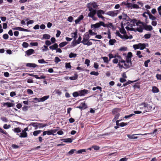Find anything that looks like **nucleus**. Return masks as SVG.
<instances>
[{"label": "nucleus", "instance_id": "nucleus-19", "mask_svg": "<svg viewBox=\"0 0 161 161\" xmlns=\"http://www.w3.org/2000/svg\"><path fill=\"white\" fill-rule=\"evenodd\" d=\"M144 29L148 31H151L153 29V27L151 25H146L144 26Z\"/></svg>", "mask_w": 161, "mask_h": 161}, {"label": "nucleus", "instance_id": "nucleus-29", "mask_svg": "<svg viewBox=\"0 0 161 161\" xmlns=\"http://www.w3.org/2000/svg\"><path fill=\"white\" fill-rule=\"evenodd\" d=\"M68 44V42H62L60 43L59 44V47H64V46Z\"/></svg>", "mask_w": 161, "mask_h": 161}, {"label": "nucleus", "instance_id": "nucleus-3", "mask_svg": "<svg viewBox=\"0 0 161 161\" xmlns=\"http://www.w3.org/2000/svg\"><path fill=\"white\" fill-rule=\"evenodd\" d=\"M97 14L99 18H101L103 20H105V17L102 15L104 14V11L102 10H99L97 11Z\"/></svg>", "mask_w": 161, "mask_h": 161}, {"label": "nucleus", "instance_id": "nucleus-63", "mask_svg": "<svg viewBox=\"0 0 161 161\" xmlns=\"http://www.w3.org/2000/svg\"><path fill=\"white\" fill-rule=\"evenodd\" d=\"M157 79L158 80H161V75L158 74H157L156 76Z\"/></svg>", "mask_w": 161, "mask_h": 161}, {"label": "nucleus", "instance_id": "nucleus-39", "mask_svg": "<svg viewBox=\"0 0 161 161\" xmlns=\"http://www.w3.org/2000/svg\"><path fill=\"white\" fill-rule=\"evenodd\" d=\"M119 115L120 114H119L118 113L117 114H116V115L115 116L114 118L112 120L113 122H114L116 120L118 119L119 118Z\"/></svg>", "mask_w": 161, "mask_h": 161}, {"label": "nucleus", "instance_id": "nucleus-28", "mask_svg": "<svg viewBox=\"0 0 161 161\" xmlns=\"http://www.w3.org/2000/svg\"><path fill=\"white\" fill-rule=\"evenodd\" d=\"M152 91L153 93H158L159 92V89L156 86H154L153 87Z\"/></svg>", "mask_w": 161, "mask_h": 161}, {"label": "nucleus", "instance_id": "nucleus-12", "mask_svg": "<svg viewBox=\"0 0 161 161\" xmlns=\"http://www.w3.org/2000/svg\"><path fill=\"white\" fill-rule=\"evenodd\" d=\"M25 56H29L34 53V50L32 49H29L25 52Z\"/></svg>", "mask_w": 161, "mask_h": 161}, {"label": "nucleus", "instance_id": "nucleus-8", "mask_svg": "<svg viewBox=\"0 0 161 161\" xmlns=\"http://www.w3.org/2000/svg\"><path fill=\"white\" fill-rule=\"evenodd\" d=\"M87 7L88 9L90 8V7H91L92 9L96 8L98 7V5L97 3H88L87 5Z\"/></svg>", "mask_w": 161, "mask_h": 161}, {"label": "nucleus", "instance_id": "nucleus-43", "mask_svg": "<svg viewBox=\"0 0 161 161\" xmlns=\"http://www.w3.org/2000/svg\"><path fill=\"white\" fill-rule=\"evenodd\" d=\"M90 74L91 75H93L96 76L98 75L99 73L98 72H95L94 71H92L90 72Z\"/></svg>", "mask_w": 161, "mask_h": 161}, {"label": "nucleus", "instance_id": "nucleus-1", "mask_svg": "<svg viewBox=\"0 0 161 161\" xmlns=\"http://www.w3.org/2000/svg\"><path fill=\"white\" fill-rule=\"evenodd\" d=\"M88 10L90 12L88 14V16L91 18L93 20H96L97 18L95 15L96 14L97 11L95 9H92L90 7Z\"/></svg>", "mask_w": 161, "mask_h": 161}, {"label": "nucleus", "instance_id": "nucleus-34", "mask_svg": "<svg viewBox=\"0 0 161 161\" xmlns=\"http://www.w3.org/2000/svg\"><path fill=\"white\" fill-rule=\"evenodd\" d=\"M49 95L44 96L43 97L41 98V102H43L45 101L49 98Z\"/></svg>", "mask_w": 161, "mask_h": 161}, {"label": "nucleus", "instance_id": "nucleus-10", "mask_svg": "<svg viewBox=\"0 0 161 161\" xmlns=\"http://www.w3.org/2000/svg\"><path fill=\"white\" fill-rule=\"evenodd\" d=\"M136 21V20L135 19L130 20V22L131 23H129L128 22L127 24L128 25V26H129L130 27H132L133 25L135 26V24L137 25Z\"/></svg>", "mask_w": 161, "mask_h": 161}, {"label": "nucleus", "instance_id": "nucleus-45", "mask_svg": "<svg viewBox=\"0 0 161 161\" xmlns=\"http://www.w3.org/2000/svg\"><path fill=\"white\" fill-rule=\"evenodd\" d=\"M0 132L1 133H2L5 134V135H7L8 134L6 131L3 130V129H2L0 127Z\"/></svg>", "mask_w": 161, "mask_h": 161}, {"label": "nucleus", "instance_id": "nucleus-15", "mask_svg": "<svg viewBox=\"0 0 161 161\" xmlns=\"http://www.w3.org/2000/svg\"><path fill=\"white\" fill-rule=\"evenodd\" d=\"M121 5H125L127 8H130L131 9L132 8V4L131 3L122 2L121 3Z\"/></svg>", "mask_w": 161, "mask_h": 161}, {"label": "nucleus", "instance_id": "nucleus-23", "mask_svg": "<svg viewBox=\"0 0 161 161\" xmlns=\"http://www.w3.org/2000/svg\"><path fill=\"white\" fill-rule=\"evenodd\" d=\"M51 37V36L49 35L48 34H44L43 35V37L42 38V39H49Z\"/></svg>", "mask_w": 161, "mask_h": 161}, {"label": "nucleus", "instance_id": "nucleus-33", "mask_svg": "<svg viewBox=\"0 0 161 161\" xmlns=\"http://www.w3.org/2000/svg\"><path fill=\"white\" fill-rule=\"evenodd\" d=\"M78 75L77 74H75L73 76L70 77L69 79L71 80H74L77 79L78 78Z\"/></svg>", "mask_w": 161, "mask_h": 161}, {"label": "nucleus", "instance_id": "nucleus-22", "mask_svg": "<svg viewBox=\"0 0 161 161\" xmlns=\"http://www.w3.org/2000/svg\"><path fill=\"white\" fill-rule=\"evenodd\" d=\"M132 56V54L131 52H129L127 56L126 57L125 59L130 60V61L131 60V58Z\"/></svg>", "mask_w": 161, "mask_h": 161}, {"label": "nucleus", "instance_id": "nucleus-54", "mask_svg": "<svg viewBox=\"0 0 161 161\" xmlns=\"http://www.w3.org/2000/svg\"><path fill=\"white\" fill-rule=\"evenodd\" d=\"M116 56V55H114L112 53H109V54H108V56L109 58V60H110L111 59L113 58H114L115 57V56Z\"/></svg>", "mask_w": 161, "mask_h": 161}, {"label": "nucleus", "instance_id": "nucleus-53", "mask_svg": "<svg viewBox=\"0 0 161 161\" xmlns=\"http://www.w3.org/2000/svg\"><path fill=\"white\" fill-rule=\"evenodd\" d=\"M128 124L127 123L121 122L119 124V126L121 127H123L127 125Z\"/></svg>", "mask_w": 161, "mask_h": 161}, {"label": "nucleus", "instance_id": "nucleus-32", "mask_svg": "<svg viewBox=\"0 0 161 161\" xmlns=\"http://www.w3.org/2000/svg\"><path fill=\"white\" fill-rule=\"evenodd\" d=\"M116 41L114 39H110L109 41V44L110 45H113L114 43L116 42Z\"/></svg>", "mask_w": 161, "mask_h": 161}, {"label": "nucleus", "instance_id": "nucleus-31", "mask_svg": "<svg viewBox=\"0 0 161 161\" xmlns=\"http://www.w3.org/2000/svg\"><path fill=\"white\" fill-rule=\"evenodd\" d=\"M136 55L139 58H141L143 56L141 54V52L140 51H136Z\"/></svg>", "mask_w": 161, "mask_h": 161}, {"label": "nucleus", "instance_id": "nucleus-64", "mask_svg": "<svg viewBox=\"0 0 161 161\" xmlns=\"http://www.w3.org/2000/svg\"><path fill=\"white\" fill-rule=\"evenodd\" d=\"M157 10L159 14L161 16V6L158 8Z\"/></svg>", "mask_w": 161, "mask_h": 161}, {"label": "nucleus", "instance_id": "nucleus-60", "mask_svg": "<svg viewBox=\"0 0 161 161\" xmlns=\"http://www.w3.org/2000/svg\"><path fill=\"white\" fill-rule=\"evenodd\" d=\"M38 62L40 64L47 63L44 59H39L38 60Z\"/></svg>", "mask_w": 161, "mask_h": 161}, {"label": "nucleus", "instance_id": "nucleus-6", "mask_svg": "<svg viewBox=\"0 0 161 161\" xmlns=\"http://www.w3.org/2000/svg\"><path fill=\"white\" fill-rule=\"evenodd\" d=\"M114 58L112 62L113 63L115 64H117L119 62L121 63V61L122 59L121 57L119 55H116Z\"/></svg>", "mask_w": 161, "mask_h": 161}, {"label": "nucleus", "instance_id": "nucleus-56", "mask_svg": "<svg viewBox=\"0 0 161 161\" xmlns=\"http://www.w3.org/2000/svg\"><path fill=\"white\" fill-rule=\"evenodd\" d=\"M132 8L138 9L139 8V6L136 4H132Z\"/></svg>", "mask_w": 161, "mask_h": 161}, {"label": "nucleus", "instance_id": "nucleus-35", "mask_svg": "<svg viewBox=\"0 0 161 161\" xmlns=\"http://www.w3.org/2000/svg\"><path fill=\"white\" fill-rule=\"evenodd\" d=\"M149 18L153 21L157 19L152 14L149 16Z\"/></svg>", "mask_w": 161, "mask_h": 161}, {"label": "nucleus", "instance_id": "nucleus-14", "mask_svg": "<svg viewBox=\"0 0 161 161\" xmlns=\"http://www.w3.org/2000/svg\"><path fill=\"white\" fill-rule=\"evenodd\" d=\"M84 18V16L82 15H80L78 18L75 20L76 24L79 23Z\"/></svg>", "mask_w": 161, "mask_h": 161}, {"label": "nucleus", "instance_id": "nucleus-50", "mask_svg": "<svg viewBox=\"0 0 161 161\" xmlns=\"http://www.w3.org/2000/svg\"><path fill=\"white\" fill-rule=\"evenodd\" d=\"M86 152V150L85 149H80L76 153H78V154H80V153H82L83 152Z\"/></svg>", "mask_w": 161, "mask_h": 161}, {"label": "nucleus", "instance_id": "nucleus-49", "mask_svg": "<svg viewBox=\"0 0 161 161\" xmlns=\"http://www.w3.org/2000/svg\"><path fill=\"white\" fill-rule=\"evenodd\" d=\"M81 39H82V38H81V36H80L79 37L77 40L76 41V43L79 44L80 42H81Z\"/></svg>", "mask_w": 161, "mask_h": 161}, {"label": "nucleus", "instance_id": "nucleus-38", "mask_svg": "<svg viewBox=\"0 0 161 161\" xmlns=\"http://www.w3.org/2000/svg\"><path fill=\"white\" fill-rule=\"evenodd\" d=\"M65 67L66 69H71V66L70 65V63H66L65 64Z\"/></svg>", "mask_w": 161, "mask_h": 161}, {"label": "nucleus", "instance_id": "nucleus-47", "mask_svg": "<svg viewBox=\"0 0 161 161\" xmlns=\"http://www.w3.org/2000/svg\"><path fill=\"white\" fill-rule=\"evenodd\" d=\"M11 127V126L10 125H8L7 124H5L3 126V128L4 129H7Z\"/></svg>", "mask_w": 161, "mask_h": 161}, {"label": "nucleus", "instance_id": "nucleus-21", "mask_svg": "<svg viewBox=\"0 0 161 161\" xmlns=\"http://www.w3.org/2000/svg\"><path fill=\"white\" fill-rule=\"evenodd\" d=\"M100 27V24L99 23H97L95 24L92 25L91 27L92 28L95 29Z\"/></svg>", "mask_w": 161, "mask_h": 161}, {"label": "nucleus", "instance_id": "nucleus-61", "mask_svg": "<svg viewBox=\"0 0 161 161\" xmlns=\"http://www.w3.org/2000/svg\"><path fill=\"white\" fill-rule=\"evenodd\" d=\"M8 34H3V38L5 40L7 39L8 38Z\"/></svg>", "mask_w": 161, "mask_h": 161}, {"label": "nucleus", "instance_id": "nucleus-40", "mask_svg": "<svg viewBox=\"0 0 161 161\" xmlns=\"http://www.w3.org/2000/svg\"><path fill=\"white\" fill-rule=\"evenodd\" d=\"M125 29L128 31H135V29L132 27H130L129 26H127L125 27Z\"/></svg>", "mask_w": 161, "mask_h": 161}, {"label": "nucleus", "instance_id": "nucleus-2", "mask_svg": "<svg viewBox=\"0 0 161 161\" xmlns=\"http://www.w3.org/2000/svg\"><path fill=\"white\" fill-rule=\"evenodd\" d=\"M121 63H124V68L125 69H128L132 66V63L131 60L125 59V60L122 59L121 61Z\"/></svg>", "mask_w": 161, "mask_h": 161}, {"label": "nucleus", "instance_id": "nucleus-44", "mask_svg": "<svg viewBox=\"0 0 161 161\" xmlns=\"http://www.w3.org/2000/svg\"><path fill=\"white\" fill-rule=\"evenodd\" d=\"M89 33L90 35L91 36H94L95 35H96L97 33L93 32L92 30H89Z\"/></svg>", "mask_w": 161, "mask_h": 161}, {"label": "nucleus", "instance_id": "nucleus-42", "mask_svg": "<svg viewBox=\"0 0 161 161\" xmlns=\"http://www.w3.org/2000/svg\"><path fill=\"white\" fill-rule=\"evenodd\" d=\"M73 96L74 97H76L80 96L79 91L78 92H75L73 93Z\"/></svg>", "mask_w": 161, "mask_h": 161}, {"label": "nucleus", "instance_id": "nucleus-59", "mask_svg": "<svg viewBox=\"0 0 161 161\" xmlns=\"http://www.w3.org/2000/svg\"><path fill=\"white\" fill-rule=\"evenodd\" d=\"M90 63V61L89 59H86L85 61V64L87 65V66H89V64Z\"/></svg>", "mask_w": 161, "mask_h": 161}, {"label": "nucleus", "instance_id": "nucleus-24", "mask_svg": "<svg viewBox=\"0 0 161 161\" xmlns=\"http://www.w3.org/2000/svg\"><path fill=\"white\" fill-rule=\"evenodd\" d=\"M139 45L140 50H143L146 47L145 44L144 43H139Z\"/></svg>", "mask_w": 161, "mask_h": 161}, {"label": "nucleus", "instance_id": "nucleus-52", "mask_svg": "<svg viewBox=\"0 0 161 161\" xmlns=\"http://www.w3.org/2000/svg\"><path fill=\"white\" fill-rule=\"evenodd\" d=\"M151 36V34H147L144 35V37L145 39H149Z\"/></svg>", "mask_w": 161, "mask_h": 161}, {"label": "nucleus", "instance_id": "nucleus-5", "mask_svg": "<svg viewBox=\"0 0 161 161\" xmlns=\"http://www.w3.org/2000/svg\"><path fill=\"white\" fill-rule=\"evenodd\" d=\"M119 12V10L110 11L107 12L106 14L111 16L114 17L117 15Z\"/></svg>", "mask_w": 161, "mask_h": 161}, {"label": "nucleus", "instance_id": "nucleus-51", "mask_svg": "<svg viewBox=\"0 0 161 161\" xmlns=\"http://www.w3.org/2000/svg\"><path fill=\"white\" fill-rule=\"evenodd\" d=\"M150 61V59H148L147 61H145L144 62V66L146 67H148V63H149Z\"/></svg>", "mask_w": 161, "mask_h": 161}, {"label": "nucleus", "instance_id": "nucleus-11", "mask_svg": "<svg viewBox=\"0 0 161 161\" xmlns=\"http://www.w3.org/2000/svg\"><path fill=\"white\" fill-rule=\"evenodd\" d=\"M79 95L80 96H84L85 94H88V91L86 89L80 90L79 91Z\"/></svg>", "mask_w": 161, "mask_h": 161}, {"label": "nucleus", "instance_id": "nucleus-27", "mask_svg": "<svg viewBox=\"0 0 161 161\" xmlns=\"http://www.w3.org/2000/svg\"><path fill=\"white\" fill-rule=\"evenodd\" d=\"M64 142H70L71 143L73 141V140L71 138H65L63 139L62 140Z\"/></svg>", "mask_w": 161, "mask_h": 161}, {"label": "nucleus", "instance_id": "nucleus-37", "mask_svg": "<svg viewBox=\"0 0 161 161\" xmlns=\"http://www.w3.org/2000/svg\"><path fill=\"white\" fill-rule=\"evenodd\" d=\"M77 56V54L76 53H71L69 55V57L70 58H75Z\"/></svg>", "mask_w": 161, "mask_h": 161}, {"label": "nucleus", "instance_id": "nucleus-16", "mask_svg": "<svg viewBox=\"0 0 161 161\" xmlns=\"http://www.w3.org/2000/svg\"><path fill=\"white\" fill-rule=\"evenodd\" d=\"M14 105V104L9 102L4 103H3V105L4 106H7V107L8 108L13 107Z\"/></svg>", "mask_w": 161, "mask_h": 161}, {"label": "nucleus", "instance_id": "nucleus-18", "mask_svg": "<svg viewBox=\"0 0 161 161\" xmlns=\"http://www.w3.org/2000/svg\"><path fill=\"white\" fill-rule=\"evenodd\" d=\"M13 131L15 133H17V135L19 136V134L18 133L21 132V130L19 127H16L14 129H13Z\"/></svg>", "mask_w": 161, "mask_h": 161}, {"label": "nucleus", "instance_id": "nucleus-57", "mask_svg": "<svg viewBox=\"0 0 161 161\" xmlns=\"http://www.w3.org/2000/svg\"><path fill=\"white\" fill-rule=\"evenodd\" d=\"M134 115H135V114H130V115H128L125 116L124 117V118L126 119L129 118H130L132 116H133Z\"/></svg>", "mask_w": 161, "mask_h": 161}, {"label": "nucleus", "instance_id": "nucleus-17", "mask_svg": "<svg viewBox=\"0 0 161 161\" xmlns=\"http://www.w3.org/2000/svg\"><path fill=\"white\" fill-rule=\"evenodd\" d=\"M26 65L27 67L34 68L36 67L37 66V65L35 64L30 63H27Z\"/></svg>", "mask_w": 161, "mask_h": 161}, {"label": "nucleus", "instance_id": "nucleus-26", "mask_svg": "<svg viewBox=\"0 0 161 161\" xmlns=\"http://www.w3.org/2000/svg\"><path fill=\"white\" fill-rule=\"evenodd\" d=\"M136 30L139 32H142L143 30V27L142 26H139L136 28Z\"/></svg>", "mask_w": 161, "mask_h": 161}, {"label": "nucleus", "instance_id": "nucleus-41", "mask_svg": "<svg viewBox=\"0 0 161 161\" xmlns=\"http://www.w3.org/2000/svg\"><path fill=\"white\" fill-rule=\"evenodd\" d=\"M102 58L103 60V61L104 63H108V58L107 57H102Z\"/></svg>", "mask_w": 161, "mask_h": 161}, {"label": "nucleus", "instance_id": "nucleus-20", "mask_svg": "<svg viewBox=\"0 0 161 161\" xmlns=\"http://www.w3.org/2000/svg\"><path fill=\"white\" fill-rule=\"evenodd\" d=\"M58 45L57 43H55L53 45L50 46L49 48L50 49L53 50H56L57 48L58 47Z\"/></svg>", "mask_w": 161, "mask_h": 161}, {"label": "nucleus", "instance_id": "nucleus-46", "mask_svg": "<svg viewBox=\"0 0 161 161\" xmlns=\"http://www.w3.org/2000/svg\"><path fill=\"white\" fill-rule=\"evenodd\" d=\"M133 48L135 50L137 49H140V47H139V43L137 44L134 45L133 46Z\"/></svg>", "mask_w": 161, "mask_h": 161}, {"label": "nucleus", "instance_id": "nucleus-30", "mask_svg": "<svg viewBox=\"0 0 161 161\" xmlns=\"http://www.w3.org/2000/svg\"><path fill=\"white\" fill-rule=\"evenodd\" d=\"M42 131L41 130H35L33 132V135L35 136H37Z\"/></svg>", "mask_w": 161, "mask_h": 161}, {"label": "nucleus", "instance_id": "nucleus-9", "mask_svg": "<svg viewBox=\"0 0 161 161\" xmlns=\"http://www.w3.org/2000/svg\"><path fill=\"white\" fill-rule=\"evenodd\" d=\"M116 36H117L120 37L121 38L124 39H127L129 38V37L127 35H124L123 36L120 34L119 31H117L116 32Z\"/></svg>", "mask_w": 161, "mask_h": 161}, {"label": "nucleus", "instance_id": "nucleus-13", "mask_svg": "<svg viewBox=\"0 0 161 161\" xmlns=\"http://www.w3.org/2000/svg\"><path fill=\"white\" fill-rule=\"evenodd\" d=\"M19 135V137L20 138H26L27 137V133L26 132L22 131V132L20 133Z\"/></svg>", "mask_w": 161, "mask_h": 161}, {"label": "nucleus", "instance_id": "nucleus-62", "mask_svg": "<svg viewBox=\"0 0 161 161\" xmlns=\"http://www.w3.org/2000/svg\"><path fill=\"white\" fill-rule=\"evenodd\" d=\"M76 151V150L75 149H71L68 152V154L69 155H71L74 153V152L75 151Z\"/></svg>", "mask_w": 161, "mask_h": 161}, {"label": "nucleus", "instance_id": "nucleus-48", "mask_svg": "<svg viewBox=\"0 0 161 161\" xmlns=\"http://www.w3.org/2000/svg\"><path fill=\"white\" fill-rule=\"evenodd\" d=\"M48 49L47 47L45 45L42 48V50L43 52L47 51Z\"/></svg>", "mask_w": 161, "mask_h": 161}, {"label": "nucleus", "instance_id": "nucleus-25", "mask_svg": "<svg viewBox=\"0 0 161 161\" xmlns=\"http://www.w3.org/2000/svg\"><path fill=\"white\" fill-rule=\"evenodd\" d=\"M17 30H18L19 31H26V32H29V30L24 29L20 27H17Z\"/></svg>", "mask_w": 161, "mask_h": 161}, {"label": "nucleus", "instance_id": "nucleus-55", "mask_svg": "<svg viewBox=\"0 0 161 161\" xmlns=\"http://www.w3.org/2000/svg\"><path fill=\"white\" fill-rule=\"evenodd\" d=\"M22 45V46L23 47H25V48H27L29 46L28 44L26 42H23Z\"/></svg>", "mask_w": 161, "mask_h": 161}, {"label": "nucleus", "instance_id": "nucleus-4", "mask_svg": "<svg viewBox=\"0 0 161 161\" xmlns=\"http://www.w3.org/2000/svg\"><path fill=\"white\" fill-rule=\"evenodd\" d=\"M147 134H134L132 135L130 134H128L127 135V136L128 137V138L130 139H136L138 137L137 136H135L137 135H146Z\"/></svg>", "mask_w": 161, "mask_h": 161}, {"label": "nucleus", "instance_id": "nucleus-36", "mask_svg": "<svg viewBox=\"0 0 161 161\" xmlns=\"http://www.w3.org/2000/svg\"><path fill=\"white\" fill-rule=\"evenodd\" d=\"M120 31L122 34H124V35L126 34V31L123 27H122L120 29Z\"/></svg>", "mask_w": 161, "mask_h": 161}, {"label": "nucleus", "instance_id": "nucleus-7", "mask_svg": "<svg viewBox=\"0 0 161 161\" xmlns=\"http://www.w3.org/2000/svg\"><path fill=\"white\" fill-rule=\"evenodd\" d=\"M90 38L89 35L87 33H85L83 37V40L81 42L83 44L88 41Z\"/></svg>", "mask_w": 161, "mask_h": 161}, {"label": "nucleus", "instance_id": "nucleus-58", "mask_svg": "<svg viewBox=\"0 0 161 161\" xmlns=\"http://www.w3.org/2000/svg\"><path fill=\"white\" fill-rule=\"evenodd\" d=\"M60 61L61 60L58 57H55L54 61L55 63H57Z\"/></svg>", "mask_w": 161, "mask_h": 161}]
</instances>
